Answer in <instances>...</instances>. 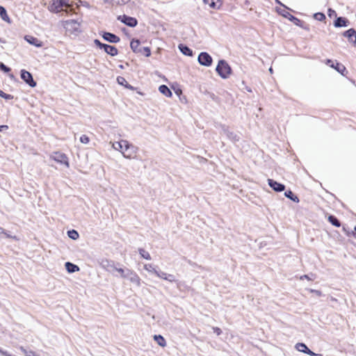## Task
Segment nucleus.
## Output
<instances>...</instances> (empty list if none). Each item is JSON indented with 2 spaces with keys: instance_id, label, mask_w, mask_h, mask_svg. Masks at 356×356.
I'll list each match as a JSON object with an SVG mask.
<instances>
[{
  "instance_id": "obj_1",
  "label": "nucleus",
  "mask_w": 356,
  "mask_h": 356,
  "mask_svg": "<svg viewBox=\"0 0 356 356\" xmlns=\"http://www.w3.org/2000/svg\"><path fill=\"white\" fill-rule=\"evenodd\" d=\"M219 76L222 79H227L232 73L229 65L224 60H220L216 69Z\"/></svg>"
},
{
  "instance_id": "obj_2",
  "label": "nucleus",
  "mask_w": 356,
  "mask_h": 356,
  "mask_svg": "<svg viewBox=\"0 0 356 356\" xmlns=\"http://www.w3.org/2000/svg\"><path fill=\"white\" fill-rule=\"evenodd\" d=\"M123 144L126 146V149H123L122 153V156L125 159H136L138 147L130 143L128 140H126V143H124Z\"/></svg>"
},
{
  "instance_id": "obj_3",
  "label": "nucleus",
  "mask_w": 356,
  "mask_h": 356,
  "mask_svg": "<svg viewBox=\"0 0 356 356\" xmlns=\"http://www.w3.org/2000/svg\"><path fill=\"white\" fill-rule=\"evenodd\" d=\"M219 127L221 129V133L225 134L231 141L235 143L240 140V136L236 133L232 131L228 126L220 124Z\"/></svg>"
},
{
  "instance_id": "obj_4",
  "label": "nucleus",
  "mask_w": 356,
  "mask_h": 356,
  "mask_svg": "<svg viewBox=\"0 0 356 356\" xmlns=\"http://www.w3.org/2000/svg\"><path fill=\"white\" fill-rule=\"evenodd\" d=\"M94 43L100 49H104V51L107 53L108 54L111 55V56H115L118 55V49L114 47L109 44L102 43L99 40L95 39L94 40Z\"/></svg>"
},
{
  "instance_id": "obj_5",
  "label": "nucleus",
  "mask_w": 356,
  "mask_h": 356,
  "mask_svg": "<svg viewBox=\"0 0 356 356\" xmlns=\"http://www.w3.org/2000/svg\"><path fill=\"white\" fill-rule=\"evenodd\" d=\"M64 27L70 33L81 32L80 23L75 19L66 20L64 22Z\"/></svg>"
},
{
  "instance_id": "obj_6",
  "label": "nucleus",
  "mask_w": 356,
  "mask_h": 356,
  "mask_svg": "<svg viewBox=\"0 0 356 356\" xmlns=\"http://www.w3.org/2000/svg\"><path fill=\"white\" fill-rule=\"evenodd\" d=\"M287 8L286 7H284V8L283 9H277V12L279 13V14H280L281 15H282L285 18H287L289 19L291 22H293L296 25L298 26H302V22L298 18L294 17L293 15H292L291 14H290L287 10Z\"/></svg>"
},
{
  "instance_id": "obj_7",
  "label": "nucleus",
  "mask_w": 356,
  "mask_h": 356,
  "mask_svg": "<svg viewBox=\"0 0 356 356\" xmlns=\"http://www.w3.org/2000/svg\"><path fill=\"white\" fill-rule=\"evenodd\" d=\"M63 6L69 8L71 6L63 0H51L49 10L51 12L58 13Z\"/></svg>"
},
{
  "instance_id": "obj_8",
  "label": "nucleus",
  "mask_w": 356,
  "mask_h": 356,
  "mask_svg": "<svg viewBox=\"0 0 356 356\" xmlns=\"http://www.w3.org/2000/svg\"><path fill=\"white\" fill-rule=\"evenodd\" d=\"M50 159H53L57 163H59L60 164H64L67 167H69V162H68V158L67 156L60 152H54L50 156Z\"/></svg>"
},
{
  "instance_id": "obj_9",
  "label": "nucleus",
  "mask_w": 356,
  "mask_h": 356,
  "mask_svg": "<svg viewBox=\"0 0 356 356\" xmlns=\"http://www.w3.org/2000/svg\"><path fill=\"white\" fill-rule=\"evenodd\" d=\"M198 62L201 65L209 67L212 64L213 59L207 52H201L198 56Z\"/></svg>"
},
{
  "instance_id": "obj_10",
  "label": "nucleus",
  "mask_w": 356,
  "mask_h": 356,
  "mask_svg": "<svg viewBox=\"0 0 356 356\" xmlns=\"http://www.w3.org/2000/svg\"><path fill=\"white\" fill-rule=\"evenodd\" d=\"M21 79L32 88L36 86V82L33 80L32 74L25 70H21Z\"/></svg>"
},
{
  "instance_id": "obj_11",
  "label": "nucleus",
  "mask_w": 356,
  "mask_h": 356,
  "mask_svg": "<svg viewBox=\"0 0 356 356\" xmlns=\"http://www.w3.org/2000/svg\"><path fill=\"white\" fill-rule=\"evenodd\" d=\"M118 19L130 27H135L138 24V21L136 18L126 15L118 16Z\"/></svg>"
},
{
  "instance_id": "obj_12",
  "label": "nucleus",
  "mask_w": 356,
  "mask_h": 356,
  "mask_svg": "<svg viewBox=\"0 0 356 356\" xmlns=\"http://www.w3.org/2000/svg\"><path fill=\"white\" fill-rule=\"evenodd\" d=\"M326 65H330L331 67L335 69L338 72H339L342 75H345V72H347L346 67L338 62L335 64L330 59H327L325 61Z\"/></svg>"
},
{
  "instance_id": "obj_13",
  "label": "nucleus",
  "mask_w": 356,
  "mask_h": 356,
  "mask_svg": "<svg viewBox=\"0 0 356 356\" xmlns=\"http://www.w3.org/2000/svg\"><path fill=\"white\" fill-rule=\"evenodd\" d=\"M127 277L126 278H128L131 282L134 283L137 286H140L141 280L136 273L131 269H127Z\"/></svg>"
},
{
  "instance_id": "obj_14",
  "label": "nucleus",
  "mask_w": 356,
  "mask_h": 356,
  "mask_svg": "<svg viewBox=\"0 0 356 356\" xmlns=\"http://www.w3.org/2000/svg\"><path fill=\"white\" fill-rule=\"evenodd\" d=\"M99 264L104 269L110 273H113L114 271V268H115V263L113 261L106 259H102Z\"/></svg>"
},
{
  "instance_id": "obj_15",
  "label": "nucleus",
  "mask_w": 356,
  "mask_h": 356,
  "mask_svg": "<svg viewBox=\"0 0 356 356\" xmlns=\"http://www.w3.org/2000/svg\"><path fill=\"white\" fill-rule=\"evenodd\" d=\"M268 184L270 187L276 192H282L285 189V186L284 184H280L273 179H268Z\"/></svg>"
},
{
  "instance_id": "obj_16",
  "label": "nucleus",
  "mask_w": 356,
  "mask_h": 356,
  "mask_svg": "<svg viewBox=\"0 0 356 356\" xmlns=\"http://www.w3.org/2000/svg\"><path fill=\"white\" fill-rule=\"evenodd\" d=\"M343 36L347 38L350 42L356 45V31L354 29H350L343 33Z\"/></svg>"
},
{
  "instance_id": "obj_17",
  "label": "nucleus",
  "mask_w": 356,
  "mask_h": 356,
  "mask_svg": "<svg viewBox=\"0 0 356 356\" xmlns=\"http://www.w3.org/2000/svg\"><path fill=\"white\" fill-rule=\"evenodd\" d=\"M102 37L105 40L112 43H118L120 40L116 35L108 32H104Z\"/></svg>"
},
{
  "instance_id": "obj_18",
  "label": "nucleus",
  "mask_w": 356,
  "mask_h": 356,
  "mask_svg": "<svg viewBox=\"0 0 356 356\" xmlns=\"http://www.w3.org/2000/svg\"><path fill=\"white\" fill-rule=\"evenodd\" d=\"M348 20L344 17H339L334 21V26L336 27H345L348 25Z\"/></svg>"
},
{
  "instance_id": "obj_19",
  "label": "nucleus",
  "mask_w": 356,
  "mask_h": 356,
  "mask_svg": "<svg viewBox=\"0 0 356 356\" xmlns=\"http://www.w3.org/2000/svg\"><path fill=\"white\" fill-rule=\"evenodd\" d=\"M25 39L29 43L37 47H41L42 46V42L40 41L38 38H34L33 36H26Z\"/></svg>"
},
{
  "instance_id": "obj_20",
  "label": "nucleus",
  "mask_w": 356,
  "mask_h": 356,
  "mask_svg": "<svg viewBox=\"0 0 356 356\" xmlns=\"http://www.w3.org/2000/svg\"><path fill=\"white\" fill-rule=\"evenodd\" d=\"M127 140H121L118 142H115L112 143V147L117 151L120 152L122 153L123 148H124V143H126Z\"/></svg>"
},
{
  "instance_id": "obj_21",
  "label": "nucleus",
  "mask_w": 356,
  "mask_h": 356,
  "mask_svg": "<svg viewBox=\"0 0 356 356\" xmlns=\"http://www.w3.org/2000/svg\"><path fill=\"white\" fill-rule=\"evenodd\" d=\"M159 92L165 97H170L172 95L171 90L165 85H161L159 88Z\"/></svg>"
},
{
  "instance_id": "obj_22",
  "label": "nucleus",
  "mask_w": 356,
  "mask_h": 356,
  "mask_svg": "<svg viewBox=\"0 0 356 356\" xmlns=\"http://www.w3.org/2000/svg\"><path fill=\"white\" fill-rule=\"evenodd\" d=\"M130 47L133 51L135 53L141 51V49H140V41L138 40L133 39L130 43Z\"/></svg>"
},
{
  "instance_id": "obj_23",
  "label": "nucleus",
  "mask_w": 356,
  "mask_h": 356,
  "mask_svg": "<svg viewBox=\"0 0 356 356\" xmlns=\"http://www.w3.org/2000/svg\"><path fill=\"white\" fill-rule=\"evenodd\" d=\"M296 348L300 351V352H302V353H306L307 355H309V353L311 351V350H309L307 346L303 343H298L296 345Z\"/></svg>"
},
{
  "instance_id": "obj_24",
  "label": "nucleus",
  "mask_w": 356,
  "mask_h": 356,
  "mask_svg": "<svg viewBox=\"0 0 356 356\" xmlns=\"http://www.w3.org/2000/svg\"><path fill=\"white\" fill-rule=\"evenodd\" d=\"M179 49L180 51L186 56H191L193 55V51L187 46H185L184 44H179Z\"/></svg>"
},
{
  "instance_id": "obj_25",
  "label": "nucleus",
  "mask_w": 356,
  "mask_h": 356,
  "mask_svg": "<svg viewBox=\"0 0 356 356\" xmlns=\"http://www.w3.org/2000/svg\"><path fill=\"white\" fill-rule=\"evenodd\" d=\"M65 267L69 273H74L79 271V268L76 265L73 264L70 262H66Z\"/></svg>"
},
{
  "instance_id": "obj_26",
  "label": "nucleus",
  "mask_w": 356,
  "mask_h": 356,
  "mask_svg": "<svg viewBox=\"0 0 356 356\" xmlns=\"http://www.w3.org/2000/svg\"><path fill=\"white\" fill-rule=\"evenodd\" d=\"M284 195L294 202H299V198L290 190L285 191Z\"/></svg>"
},
{
  "instance_id": "obj_27",
  "label": "nucleus",
  "mask_w": 356,
  "mask_h": 356,
  "mask_svg": "<svg viewBox=\"0 0 356 356\" xmlns=\"http://www.w3.org/2000/svg\"><path fill=\"white\" fill-rule=\"evenodd\" d=\"M154 339L160 346L165 347L166 346V341L161 335H154Z\"/></svg>"
},
{
  "instance_id": "obj_28",
  "label": "nucleus",
  "mask_w": 356,
  "mask_h": 356,
  "mask_svg": "<svg viewBox=\"0 0 356 356\" xmlns=\"http://www.w3.org/2000/svg\"><path fill=\"white\" fill-rule=\"evenodd\" d=\"M220 0H203L205 4H208L211 8H218V3Z\"/></svg>"
},
{
  "instance_id": "obj_29",
  "label": "nucleus",
  "mask_w": 356,
  "mask_h": 356,
  "mask_svg": "<svg viewBox=\"0 0 356 356\" xmlns=\"http://www.w3.org/2000/svg\"><path fill=\"white\" fill-rule=\"evenodd\" d=\"M328 220L332 225L337 227H339L341 226L339 220L334 216H330L328 217Z\"/></svg>"
},
{
  "instance_id": "obj_30",
  "label": "nucleus",
  "mask_w": 356,
  "mask_h": 356,
  "mask_svg": "<svg viewBox=\"0 0 356 356\" xmlns=\"http://www.w3.org/2000/svg\"><path fill=\"white\" fill-rule=\"evenodd\" d=\"M3 238H15L16 237L10 235L3 228L0 227V239Z\"/></svg>"
},
{
  "instance_id": "obj_31",
  "label": "nucleus",
  "mask_w": 356,
  "mask_h": 356,
  "mask_svg": "<svg viewBox=\"0 0 356 356\" xmlns=\"http://www.w3.org/2000/svg\"><path fill=\"white\" fill-rule=\"evenodd\" d=\"M138 252H139V254H140V256L143 258H144V259H145L147 260H151L152 259L149 253L148 252H147L146 250H145L144 249L139 248Z\"/></svg>"
},
{
  "instance_id": "obj_32",
  "label": "nucleus",
  "mask_w": 356,
  "mask_h": 356,
  "mask_svg": "<svg viewBox=\"0 0 356 356\" xmlns=\"http://www.w3.org/2000/svg\"><path fill=\"white\" fill-rule=\"evenodd\" d=\"M144 269L147 272L154 273L156 275L157 270L154 267V266L151 264H147L144 265Z\"/></svg>"
},
{
  "instance_id": "obj_33",
  "label": "nucleus",
  "mask_w": 356,
  "mask_h": 356,
  "mask_svg": "<svg viewBox=\"0 0 356 356\" xmlns=\"http://www.w3.org/2000/svg\"><path fill=\"white\" fill-rule=\"evenodd\" d=\"M127 269L128 268H118L115 266V268H114V271H117L120 274L121 277L126 278L127 277Z\"/></svg>"
},
{
  "instance_id": "obj_34",
  "label": "nucleus",
  "mask_w": 356,
  "mask_h": 356,
  "mask_svg": "<svg viewBox=\"0 0 356 356\" xmlns=\"http://www.w3.org/2000/svg\"><path fill=\"white\" fill-rule=\"evenodd\" d=\"M67 236L70 238H72L73 240H76V239H77L79 238V233L76 230L72 229V230H70V231L67 232Z\"/></svg>"
},
{
  "instance_id": "obj_35",
  "label": "nucleus",
  "mask_w": 356,
  "mask_h": 356,
  "mask_svg": "<svg viewBox=\"0 0 356 356\" xmlns=\"http://www.w3.org/2000/svg\"><path fill=\"white\" fill-rule=\"evenodd\" d=\"M0 16L1 17L2 19H3L4 21L9 20V17L7 15L6 10L2 6H0Z\"/></svg>"
},
{
  "instance_id": "obj_36",
  "label": "nucleus",
  "mask_w": 356,
  "mask_h": 356,
  "mask_svg": "<svg viewBox=\"0 0 356 356\" xmlns=\"http://www.w3.org/2000/svg\"><path fill=\"white\" fill-rule=\"evenodd\" d=\"M19 349L26 356H38L35 352L32 350H27L23 346H20Z\"/></svg>"
},
{
  "instance_id": "obj_37",
  "label": "nucleus",
  "mask_w": 356,
  "mask_h": 356,
  "mask_svg": "<svg viewBox=\"0 0 356 356\" xmlns=\"http://www.w3.org/2000/svg\"><path fill=\"white\" fill-rule=\"evenodd\" d=\"M140 49H141V51H138V53L143 54L147 57H149L151 55V51L149 47H140Z\"/></svg>"
},
{
  "instance_id": "obj_38",
  "label": "nucleus",
  "mask_w": 356,
  "mask_h": 356,
  "mask_svg": "<svg viewBox=\"0 0 356 356\" xmlns=\"http://www.w3.org/2000/svg\"><path fill=\"white\" fill-rule=\"evenodd\" d=\"M117 81H118V83L120 85H122V86H125L127 88H133L132 86H131L130 85L127 86V85H125V83H127L126 79L122 77V76H118L117 78Z\"/></svg>"
},
{
  "instance_id": "obj_39",
  "label": "nucleus",
  "mask_w": 356,
  "mask_h": 356,
  "mask_svg": "<svg viewBox=\"0 0 356 356\" xmlns=\"http://www.w3.org/2000/svg\"><path fill=\"white\" fill-rule=\"evenodd\" d=\"M314 17L318 21H323L325 19V15L322 13H317Z\"/></svg>"
},
{
  "instance_id": "obj_40",
  "label": "nucleus",
  "mask_w": 356,
  "mask_h": 356,
  "mask_svg": "<svg viewBox=\"0 0 356 356\" xmlns=\"http://www.w3.org/2000/svg\"><path fill=\"white\" fill-rule=\"evenodd\" d=\"M0 97L4 98L5 99H12L13 98V95L6 94L1 90H0Z\"/></svg>"
},
{
  "instance_id": "obj_41",
  "label": "nucleus",
  "mask_w": 356,
  "mask_h": 356,
  "mask_svg": "<svg viewBox=\"0 0 356 356\" xmlns=\"http://www.w3.org/2000/svg\"><path fill=\"white\" fill-rule=\"evenodd\" d=\"M80 141H81V143H82L83 144H88L90 142V139H89V137L88 136L82 135L80 137Z\"/></svg>"
},
{
  "instance_id": "obj_42",
  "label": "nucleus",
  "mask_w": 356,
  "mask_h": 356,
  "mask_svg": "<svg viewBox=\"0 0 356 356\" xmlns=\"http://www.w3.org/2000/svg\"><path fill=\"white\" fill-rule=\"evenodd\" d=\"M156 275L159 277V278H161L163 280H165V277L167 276V273H165V272H163V271H161V270H157L156 273Z\"/></svg>"
},
{
  "instance_id": "obj_43",
  "label": "nucleus",
  "mask_w": 356,
  "mask_h": 356,
  "mask_svg": "<svg viewBox=\"0 0 356 356\" xmlns=\"http://www.w3.org/2000/svg\"><path fill=\"white\" fill-rule=\"evenodd\" d=\"M165 280L170 282H176V280H175V277L172 274H168L167 273V276L165 277Z\"/></svg>"
},
{
  "instance_id": "obj_44",
  "label": "nucleus",
  "mask_w": 356,
  "mask_h": 356,
  "mask_svg": "<svg viewBox=\"0 0 356 356\" xmlns=\"http://www.w3.org/2000/svg\"><path fill=\"white\" fill-rule=\"evenodd\" d=\"M0 69L5 72H8L10 71V68L5 65L3 63H0Z\"/></svg>"
},
{
  "instance_id": "obj_45",
  "label": "nucleus",
  "mask_w": 356,
  "mask_h": 356,
  "mask_svg": "<svg viewBox=\"0 0 356 356\" xmlns=\"http://www.w3.org/2000/svg\"><path fill=\"white\" fill-rule=\"evenodd\" d=\"M118 5H124L130 1V0H113Z\"/></svg>"
},
{
  "instance_id": "obj_46",
  "label": "nucleus",
  "mask_w": 356,
  "mask_h": 356,
  "mask_svg": "<svg viewBox=\"0 0 356 356\" xmlns=\"http://www.w3.org/2000/svg\"><path fill=\"white\" fill-rule=\"evenodd\" d=\"M213 332H214L217 335H220V334H221V333H222V330H221L219 327H213Z\"/></svg>"
},
{
  "instance_id": "obj_47",
  "label": "nucleus",
  "mask_w": 356,
  "mask_h": 356,
  "mask_svg": "<svg viewBox=\"0 0 356 356\" xmlns=\"http://www.w3.org/2000/svg\"><path fill=\"white\" fill-rule=\"evenodd\" d=\"M328 15H329L330 17H332V16H333V15H334V16H336V15H337V13H336V12H335L334 10H332V9L330 8V9L328 10Z\"/></svg>"
},
{
  "instance_id": "obj_48",
  "label": "nucleus",
  "mask_w": 356,
  "mask_h": 356,
  "mask_svg": "<svg viewBox=\"0 0 356 356\" xmlns=\"http://www.w3.org/2000/svg\"><path fill=\"white\" fill-rule=\"evenodd\" d=\"M300 280H303V279H307L308 280H313L312 278H311V277H309V275H303L302 276H300Z\"/></svg>"
},
{
  "instance_id": "obj_49",
  "label": "nucleus",
  "mask_w": 356,
  "mask_h": 356,
  "mask_svg": "<svg viewBox=\"0 0 356 356\" xmlns=\"http://www.w3.org/2000/svg\"><path fill=\"white\" fill-rule=\"evenodd\" d=\"M309 355H311V356H323L322 354L315 353L314 352H313L312 350L309 353Z\"/></svg>"
},
{
  "instance_id": "obj_50",
  "label": "nucleus",
  "mask_w": 356,
  "mask_h": 356,
  "mask_svg": "<svg viewBox=\"0 0 356 356\" xmlns=\"http://www.w3.org/2000/svg\"><path fill=\"white\" fill-rule=\"evenodd\" d=\"M311 292H312V293H316L317 296H321V294H322V293H321V291H318V290H314V289H312V290H311Z\"/></svg>"
},
{
  "instance_id": "obj_51",
  "label": "nucleus",
  "mask_w": 356,
  "mask_h": 356,
  "mask_svg": "<svg viewBox=\"0 0 356 356\" xmlns=\"http://www.w3.org/2000/svg\"><path fill=\"white\" fill-rule=\"evenodd\" d=\"M3 129H8V126L7 125L0 126V131H1Z\"/></svg>"
},
{
  "instance_id": "obj_52",
  "label": "nucleus",
  "mask_w": 356,
  "mask_h": 356,
  "mask_svg": "<svg viewBox=\"0 0 356 356\" xmlns=\"http://www.w3.org/2000/svg\"><path fill=\"white\" fill-rule=\"evenodd\" d=\"M3 355L5 356H12V355L9 354L7 351L4 350Z\"/></svg>"
},
{
  "instance_id": "obj_53",
  "label": "nucleus",
  "mask_w": 356,
  "mask_h": 356,
  "mask_svg": "<svg viewBox=\"0 0 356 356\" xmlns=\"http://www.w3.org/2000/svg\"><path fill=\"white\" fill-rule=\"evenodd\" d=\"M331 300H332V301H334V302H336V301H337V299H336V298H333V297H332V298H331Z\"/></svg>"
},
{
  "instance_id": "obj_54",
  "label": "nucleus",
  "mask_w": 356,
  "mask_h": 356,
  "mask_svg": "<svg viewBox=\"0 0 356 356\" xmlns=\"http://www.w3.org/2000/svg\"><path fill=\"white\" fill-rule=\"evenodd\" d=\"M4 352V350L1 348H0V353L3 355V353Z\"/></svg>"
},
{
  "instance_id": "obj_55",
  "label": "nucleus",
  "mask_w": 356,
  "mask_h": 356,
  "mask_svg": "<svg viewBox=\"0 0 356 356\" xmlns=\"http://www.w3.org/2000/svg\"><path fill=\"white\" fill-rule=\"evenodd\" d=\"M269 72L272 74L273 73V68L272 67H270L269 69Z\"/></svg>"
},
{
  "instance_id": "obj_56",
  "label": "nucleus",
  "mask_w": 356,
  "mask_h": 356,
  "mask_svg": "<svg viewBox=\"0 0 356 356\" xmlns=\"http://www.w3.org/2000/svg\"><path fill=\"white\" fill-rule=\"evenodd\" d=\"M10 77L11 79H13V78H14V75H13V74H10Z\"/></svg>"
}]
</instances>
